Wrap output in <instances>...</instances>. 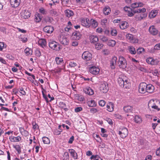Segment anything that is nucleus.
Here are the masks:
<instances>
[{
	"label": "nucleus",
	"instance_id": "1",
	"mask_svg": "<svg viewBox=\"0 0 160 160\" xmlns=\"http://www.w3.org/2000/svg\"><path fill=\"white\" fill-rule=\"evenodd\" d=\"M118 82L120 86L125 88H129L130 86V80L124 75H121L118 79Z\"/></svg>",
	"mask_w": 160,
	"mask_h": 160
},
{
	"label": "nucleus",
	"instance_id": "2",
	"mask_svg": "<svg viewBox=\"0 0 160 160\" xmlns=\"http://www.w3.org/2000/svg\"><path fill=\"white\" fill-rule=\"evenodd\" d=\"M118 64L119 67L122 69H125L127 65L125 58L122 56L119 57Z\"/></svg>",
	"mask_w": 160,
	"mask_h": 160
},
{
	"label": "nucleus",
	"instance_id": "3",
	"mask_svg": "<svg viewBox=\"0 0 160 160\" xmlns=\"http://www.w3.org/2000/svg\"><path fill=\"white\" fill-rule=\"evenodd\" d=\"M146 9L145 8H137V9H132L128 11V16L132 17L133 15L136 12H145Z\"/></svg>",
	"mask_w": 160,
	"mask_h": 160
},
{
	"label": "nucleus",
	"instance_id": "4",
	"mask_svg": "<svg viewBox=\"0 0 160 160\" xmlns=\"http://www.w3.org/2000/svg\"><path fill=\"white\" fill-rule=\"evenodd\" d=\"M99 89L102 93H106L108 90L109 88L107 83L105 82H102L99 85Z\"/></svg>",
	"mask_w": 160,
	"mask_h": 160
},
{
	"label": "nucleus",
	"instance_id": "5",
	"mask_svg": "<svg viewBox=\"0 0 160 160\" xmlns=\"http://www.w3.org/2000/svg\"><path fill=\"white\" fill-rule=\"evenodd\" d=\"M126 37L128 41L131 43H136L138 42V40L135 38L132 34L130 33L127 34Z\"/></svg>",
	"mask_w": 160,
	"mask_h": 160
},
{
	"label": "nucleus",
	"instance_id": "6",
	"mask_svg": "<svg viewBox=\"0 0 160 160\" xmlns=\"http://www.w3.org/2000/svg\"><path fill=\"white\" fill-rule=\"evenodd\" d=\"M48 45L49 47L53 50H59V44L55 41H50Z\"/></svg>",
	"mask_w": 160,
	"mask_h": 160
},
{
	"label": "nucleus",
	"instance_id": "7",
	"mask_svg": "<svg viewBox=\"0 0 160 160\" xmlns=\"http://www.w3.org/2000/svg\"><path fill=\"white\" fill-rule=\"evenodd\" d=\"M120 130L118 132V134L122 138H125L128 135V129L124 127L122 128H120Z\"/></svg>",
	"mask_w": 160,
	"mask_h": 160
},
{
	"label": "nucleus",
	"instance_id": "8",
	"mask_svg": "<svg viewBox=\"0 0 160 160\" xmlns=\"http://www.w3.org/2000/svg\"><path fill=\"white\" fill-rule=\"evenodd\" d=\"M144 12H136L137 14L135 17V20L136 21H140L145 18L147 16V14Z\"/></svg>",
	"mask_w": 160,
	"mask_h": 160
},
{
	"label": "nucleus",
	"instance_id": "9",
	"mask_svg": "<svg viewBox=\"0 0 160 160\" xmlns=\"http://www.w3.org/2000/svg\"><path fill=\"white\" fill-rule=\"evenodd\" d=\"M82 58L86 61L90 60L92 58V54L88 51H85L82 55Z\"/></svg>",
	"mask_w": 160,
	"mask_h": 160
},
{
	"label": "nucleus",
	"instance_id": "10",
	"mask_svg": "<svg viewBox=\"0 0 160 160\" xmlns=\"http://www.w3.org/2000/svg\"><path fill=\"white\" fill-rule=\"evenodd\" d=\"M147 62L151 65H158L159 62V60L157 58H154L152 57H148L146 59Z\"/></svg>",
	"mask_w": 160,
	"mask_h": 160
},
{
	"label": "nucleus",
	"instance_id": "11",
	"mask_svg": "<svg viewBox=\"0 0 160 160\" xmlns=\"http://www.w3.org/2000/svg\"><path fill=\"white\" fill-rule=\"evenodd\" d=\"M89 72L93 75H98L100 72V69L98 66H92L89 68Z\"/></svg>",
	"mask_w": 160,
	"mask_h": 160
},
{
	"label": "nucleus",
	"instance_id": "12",
	"mask_svg": "<svg viewBox=\"0 0 160 160\" xmlns=\"http://www.w3.org/2000/svg\"><path fill=\"white\" fill-rule=\"evenodd\" d=\"M21 15V17L24 19H27L30 16V13L28 10L26 9H23L22 10Z\"/></svg>",
	"mask_w": 160,
	"mask_h": 160
},
{
	"label": "nucleus",
	"instance_id": "13",
	"mask_svg": "<svg viewBox=\"0 0 160 160\" xmlns=\"http://www.w3.org/2000/svg\"><path fill=\"white\" fill-rule=\"evenodd\" d=\"M147 84L144 82L141 83L138 87V91L141 93H144L146 92Z\"/></svg>",
	"mask_w": 160,
	"mask_h": 160
},
{
	"label": "nucleus",
	"instance_id": "14",
	"mask_svg": "<svg viewBox=\"0 0 160 160\" xmlns=\"http://www.w3.org/2000/svg\"><path fill=\"white\" fill-rule=\"evenodd\" d=\"M154 101L153 100H151L150 101L148 105V108L151 110V108H152L157 110V111H159L160 110V108H159L158 106L155 105L154 103Z\"/></svg>",
	"mask_w": 160,
	"mask_h": 160
},
{
	"label": "nucleus",
	"instance_id": "15",
	"mask_svg": "<svg viewBox=\"0 0 160 160\" xmlns=\"http://www.w3.org/2000/svg\"><path fill=\"white\" fill-rule=\"evenodd\" d=\"M89 19L87 18H81V22L82 25L87 28H88L90 27V23L88 22Z\"/></svg>",
	"mask_w": 160,
	"mask_h": 160
},
{
	"label": "nucleus",
	"instance_id": "16",
	"mask_svg": "<svg viewBox=\"0 0 160 160\" xmlns=\"http://www.w3.org/2000/svg\"><path fill=\"white\" fill-rule=\"evenodd\" d=\"M20 0H10V3L12 7L16 8L18 7L20 3Z\"/></svg>",
	"mask_w": 160,
	"mask_h": 160
},
{
	"label": "nucleus",
	"instance_id": "17",
	"mask_svg": "<svg viewBox=\"0 0 160 160\" xmlns=\"http://www.w3.org/2000/svg\"><path fill=\"white\" fill-rule=\"evenodd\" d=\"M149 31L150 33L153 35H156L158 32V30L153 26H151L149 27Z\"/></svg>",
	"mask_w": 160,
	"mask_h": 160
},
{
	"label": "nucleus",
	"instance_id": "18",
	"mask_svg": "<svg viewBox=\"0 0 160 160\" xmlns=\"http://www.w3.org/2000/svg\"><path fill=\"white\" fill-rule=\"evenodd\" d=\"M59 41L62 44L67 45L69 44V40L66 37L63 36L60 38Z\"/></svg>",
	"mask_w": 160,
	"mask_h": 160
},
{
	"label": "nucleus",
	"instance_id": "19",
	"mask_svg": "<svg viewBox=\"0 0 160 160\" xmlns=\"http://www.w3.org/2000/svg\"><path fill=\"white\" fill-rule=\"evenodd\" d=\"M81 36V35L79 32L76 31L72 33L71 38L73 39L79 40Z\"/></svg>",
	"mask_w": 160,
	"mask_h": 160
},
{
	"label": "nucleus",
	"instance_id": "20",
	"mask_svg": "<svg viewBox=\"0 0 160 160\" xmlns=\"http://www.w3.org/2000/svg\"><path fill=\"white\" fill-rule=\"evenodd\" d=\"M43 30V31L46 32L51 33L53 32L54 28L53 27L51 26H46L44 27Z\"/></svg>",
	"mask_w": 160,
	"mask_h": 160
},
{
	"label": "nucleus",
	"instance_id": "21",
	"mask_svg": "<svg viewBox=\"0 0 160 160\" xmlns=\"http://www.w3.org/2000/svg\"><path fill=\"white\" fill-rule=\"evenodd\" d=\"M117 58L116 57H113L110 61V66L112 69L115 68L116 64Z\"/></svg>",
	"mask_w": 160,
	"mask_h": 160
},
{
	"label": "nucleus",
	"instance_id": "22",
	"mask_svg": "<svg viewBox=\"0 0 160 160\" xmlns=\"http://www.w3.org/2000/svg\"><path fill=\"white\" fill-rule=\"evenodd\" d=\"M89 24L90 26L94 28H96L98 25V22L96 20L93 19H90Z\"/></svg>",
	"mask_w": 160,
	"mask_h": 160
},
{
	"label": "nucleus",
	"instance_id": "23",
	"mask_svg": "<svg viewBox=\"0 0 160 160\" xmlns=\"http://www.w3.org/2000/svg\"><path fill=\"white\" fill-rule=\"evenodd\" d=\"M114 104L113 103L109 102L106 105L107 110L109 112H112L113 111Z\"/></svg>",
	"mask_w": 160,
	"mask_h": 160
},
{
	"label": "nucleus",
	"instance_id": "24",
	"mask_svg": "<svg viewBox=\"0 0 160 160\" xmlns=\"http://www.w3.org/2000/svg\"><path fill=\"white\" fill-rule=\"evenodd\" d=\"M154 90V87L152 84H147L146 86V92L150 93L152 92Z\"/></svg>",
	"mask_w": 160,
	"mask_h": 160
},
{
	"label": "nucleus",
	"instance_id": "25",
	"mask_svg": "<svg viewBox=\"0 0 160 160\" xmlns=\"http://www.w3.org/2000/svg\"><path fill=\"white\" fill-rule=\"evenodd\" d=\"M158 13V11L155 10H152L149 13L148 17L150 18H154Z\"/></svg>",
	"mask_w": 160,
	"mask_h": 160
},
{
	"label": "nucleus",
	"instance_id": "26",
	"mask_svg": "<svg viewBox=\"0 0 160 160\" xmlns=\"http://www.w3.org/2000/svg\"><path fill=\"white\" fill-rule=\"evenodd\" d=\"M84 91L86 94L91 95L93 94L94 92L92 89L89 87H87L84 89Z\"/></svg>",
	"mask_w": 160,
	"mask_h": 160
},
{
	"label": "nucleus",
	"instance_id": "27",
	"mask_svg": "<svg viewBox=\"0 0 160 160\" xmlns=\"http://www.w3.org/2000/svg\"><path fill=\"white\" fill-rule=\"evenodd\" d=\"M90 41L91 43L95 44L98 40V38L97 36L95 35H91L90 36Z\"/></svg>",
	"mask_w": 160,
	"mask_h": 160
},
{
	"label": "nucleus",
	"instance_id": "28",
	"mask_svg": "<svg viewBox=\"0 0 160 160\" xmlns=\"http://www.w3.org/2000/svg\"><path fill=\"white\" fill-rule=\"evenodd\" d=\"M9 139L12 142H16L20 141L21 140V138L18 136L17 137L11 136L9 137Z\"/></svg>",
	"mask_w": 160,
	"mask_h": 160
},
{
	"label": "nucleus",
	"instance_id": "29",
	"mask_svg": "<svg viewBox=\"0 0 160 160\" xmlns=\"http://www.w3.org/2000/svg\"><path fill=\"white\" fill-rule=\"evenodd\" d=\"M124 111L127 113L132 112L133 109V107L132 106H127L124 107Z\"/></svg>",
	"mask_w": 160,
	"mask_h": 160
},
{
	"label": "nucleus",
	"instance_id": "30",
	"mask_svg": "<svg viewBox=\"0 0 160 160\" xmlns=\"http://www.w3.org/2000/svg\"><path fill=\"white\" fill-rule=\"evenodd\" d=\"M68 151L70 153L71 155L74 159H77L78 158V156L77 154L74 149H69L68 150Z\"/></svg>",
	"mask_w": 160,
	"mask_h": 160
},
{
	"label": "nucleus",
	"instance_id": "31",
	"mask_svg": "<svg viewBox=\"0 0 160 160\" xmlns=\"http://www.w3.org/2000/svg\"><path fill=\"white\" fill-rule=\"evenodd\" d=\"M38 44L43 48L45 47L46 45V41L45 39H39L38 41Z\"/></svg>",
	"mask_w": 160,
	"mask_h": 160
},
{
	"label": "nucleus",
	"instance_id": "32",
	"mask_svg": "<svg viewBox=\"0 0 160 160\" xmlns=\"http://www.w3.org/2000/svg\"><path fill=\"white\" fill-rule=\"evenodd\" d=\"M128 50L132 54H135L136 53V51L134 47L132 46H129L128 47Z\"/></svg>",
	"mask_w": 160,
	"mask_h": 160
},
{
	"label": "nucleus",
	"instance_id": "33",
	"mask_svg": "<svg viewBox=\"0 0 160 160\" xmlns=\"http://www.w3.org/2000/svg\"><path fill=\"white\" fill-rule=\"evenodd\" d=\"M35 21L37 22H40L42 18V17L40 16L39 14L38 13L36 14L35 15Z\"/></svg>",
	"mask_w": 160,
	"mask_h": 160
},
{
	"label": "nucleus",
	"instance_id": "34",
	"mask_svg": "<svg viewBox=\"0 0 160 160\" xmlns=\"http://www.w3.org/2000/svg\"><path fill=\"white\" fill-rule=\"evenodd\" d=\"M66 16L68 18L73 16V12L70 10H66L65 11Z\"/></svg>",
	"mask_w": 160,
	"mask_h": 160
},
{
	"label": "nucleus",
	"instance_id": "35",
	"mask_svg": "<svg viewBox=\"0 0 160 160\" xmlns=\"http://www.w3.org/2000/svg\"><path fill=\"white\" fill-rule=\"evenodd\" d=\"M87 103L88 106L90 107H94L96 105V103L93 100H88L87 102Z\"/></svg>",
	"mask_w": 160,
	"mask_h": 160
},
{
	"label": "nucleus",
	"instance_id": "36",
	"mask_svg": "<svg viewBox=\"0 0 160 160\" xmlns=\"http://www.w3.org/2000/svg\"><path fill=\"white\" fill-rule=\"evenodd\" d=\"M103 12L104 14L108 15L111 12L110 8L109 7H106L103 8Z\"/></svg>",
	"mask_w": 160,
	"mask_h": 160
},
{
	"label": "nucleus",
	"instance_id": "37",
	"mask_svg": "<svg viewBox=\"0 0 160 160\" xmlns=\"http://www.w3.org/2000/svg\"><path fill=\"white\" fill-rule=\"evenodd\" d=\"M134 122L137 123H140L142 122V118L138 115H136L134 119Z\"/></svg>",
	"mask_w": 160,
	"mask_h": 160
},
{
	"label": "nucleus",
	"instance_id": "38",
	"mask_svg": "<svg viewBox=\"0 0 160 160\" xmlns=\"http://www.w3.org/2000/svg\"><path fill=\"white\" fill-rule=\"evenodd\" d=\"M24 52L26 55H29L32 54V50L31 49L27 48L25 49Z\"/></svg>",
	"mask_w": 160,
	"mask_h": 160
},
{
	"label": "nucleus",
	"instance_id": "39",
	"mask_svg": "<svg viewBox=\"0 0 160 160\" xmlns=\"http://www.w3.org/2000/svg\"><path fill=\"white\" fill-rule=\"evenodd\" d=\"M32 128L34 130H38L39 129V126L35 122L32 121Z\"/></svg>",
	"mask_w": 160,
	"mask_h": 160
},
{
	"label": "nucleus",
	"instance_id": "40",
	"mask_svg": "<svg viewBox=\"0 0 160 160\" xmlns=\"http://www.w3.org/2000/svg\"><path fill=\"white\" fill-rule=\"evenodd\" d=\"M92 160H102L101 157L98 155H93L90 157Z\"/></svg>",
	"mask_w": 160,
	"mask_h": 160
},
{
	"label": "nucleus",
	"instance_id": "41",
	"mask_svg": "<svg viewBox=\"0 0 160 160\" xmlns=\"http://www.w3.org/2000/svg\"><path fill=\"white\" fill-rule=\"evenodd\" d=\"M127 24L128 23L127 22H123L119 25L120 28L122 29H124L127 28Z\"/></svg>",
	"mask_w": 160,
	"mask_h": 160
},
{
	"label": "nucleus",
	"instance_id": "42",
	"mask_svg": "<svg viewBox=\"0 0 160 160\" xmlns=\"http://www.w3.org/2000/svg\"><path fill=\"white\" fill-rule=\"evenodd\" d=\"M55 61L58 64H61L63 62V59L58 57L56 58Z\"/></svg>",
	"mask_w": 160,
	"mask_h": 160
},
{
	"label": "nucleus",
	"instance_id": "43",
	"mask_svg": "<svg viewBox=\"0 0 160 160\" xmlns=\"http://www.w3.org/2000/svg\"><path fill=\"white\" fill-rule=\"evenodd\" d=\"M13 147L17 151L18 153L19 154L21 152V148L19 145H13Z\"/></svg>",
	"mask_w": 160,
	"mask_h": 160
},
{
	"label": "nucleus",
	"instance_id": "44",
	"mask_svg": "<svg viewBox=\"0 0 160 160\" xmlns=\"http://www.w3.org/2000/svg\"><path fill=\"white\" fill-rule=\"evenodd\" d=\"M116 43V41L112 40H110L108 41V44L111 47L114 46Z\"/></svg>",
	"mask_w": 160,
	"mask_h": 160
},
{
	"label": "nucleus",
	"instance_id": "45",
	"mask_svg": "<svg viewBox=\"0 0 160 160\" xmlns=\"http://www.w3.org/2000/svg\"><path fill=\"white\" fill-rule=\"evenodd\" d=\"M7 45L3 42H1V51H6Z\"/></svg>",
	"mask_w": 160,
	"mask_h": 160
},
{
	"label": "nucleus",
	"instance_id": "46",
	"mask_svg": "<svg viewBox=\"0 0 160 160\" xmlns=\"http://www.w3.org/2000/svg\"><path fill=\"white\" fill-rule=\"evenodd\" d=\"M42 141L44 144H49L50 143V140L47 137H43L42 138Z\"/></svg>",
	"mask_w": 160,
	"mask_h": 160
},
{
	"label": "nucleus",
	"instance_id": "47",
	"mask_svg": "<svg viewBox=\"0 0 160 160\" xmlns=\"http://www.w3.org/2000/svg\"><path fill=\"white\" fill-rule=\"evenodd\" d=\"M95 44V48L97 50L100 49L103 46V44L101 43H96Z\"/></svg>",
	"mask_w": 160,
	"mask_h": 160
},
{
	"label": "nucleus",
	"instance_id": "48",
	"mask_svg": "<svg viewBox=\"0 0 160 160\" xmlns=\"http://www.w3.org/2000/svg\"><path fill=\"white\" fill-rule=\"evenodd\" d=\"M144 51V49L142 47H139L137 50L136 52L138 54H140Z\"/></svg>",
	"mask_w": 160,
	"mask_h": 160
},
{
	"label": "nucleus",
	"instance_id": "49",
	"mask_svg": "<svg viewBox=\"0 0 160 160\" xmlns=\"http://www.w3.org/2000/svg\"><path fill=\"white\" fill-rule=\"evenodd\" d=\"M53 20L52 18L49 17H46L45 18V21L46 22H52Z\"/></svg>",
	"mask_w": 160,
	"mask_h": 160
},
{
	"label": "nucleus",
	"instance_id": "50",
	"mask_svg": "<svg viewBox=\"0 0 160 160\" xmlns=\"http://www.w3.org/2000/svg\"><path fill=\"white\" fill-rule=\"evenodd\" d=\"M39 12L43 14H46L47 13V11L43 8H39Z\"/></svg>",
	"mask_w": 160,
	"mask_h": 160
},
{
	"label": "nucleus",
	"instance_id": "51",
	"mask_svg": "<svg viewBox=\"0 0 160 160\" xmlns=\"http://www.w3.org/2000/svg\"><path fill=\"white\" fill-rule=\"evenodd\" d=\"M93 137L95 138L96 140L98 142H100L101 140V138L98 134H93Z\"/></svg>",
	"mask_w": 160,
	"mask_h": 160
},
{
	"label": "nucleus",
	"instance_id": "52",
	"mask_svg": "<svg viewBox=\"0 0 160 160\" xmlns=\"http://www.w3.org/2000/svg\"><path fill=\"white\" fill-rule=\"evenodd\" d=\"M90 111L91 113L94 114L98 112L99 111V110L98 108H91L90 109Z\"/></svg>",
	"mask_w": 160,
	"mask_h": 160
},
{
	"label": "nucleus",
	"instance_id": "53",
	"mask_svg": "<svg viewBox=\"0 0 160 160\" xmlns=\"http://www.w3.org/2000/svg\"><path fill=\"white\" fill-rule=\"evenodd\" d=\"M111 34L112 36H116L117 34V32L115 29H112L111 31Z\"/></svg>",
	"mask_w": 160,
	"mask_h": 160
},
{
	"label": "nucleus",
	"instance_id": "54",
	"mask_svg": "<svg viewBox=\"0 0 160 160\" xmlns=\"http://www.w3.org/2000/svg\"><path fill=\"white\" fill-rule=\"evenodd\" d=\"M138 3L135 2L131 4V7L132 8V9H137L136 8L138 7Z\"/></svg>",
	"mask_w": 160,
	"mask_h": 160
},
{
	"label": "nucleus",
	"instance_id": "55",
	"mask_svg": "<svg viewBox=\"0 0 160 160\" xmlns=\"http://www.w3.org/2000/svg\"><path fill=\"white\" fill-rule=\"evenodd\" d=\"M62 131V130H59L58 129H55L53 131V133L55 135H59L61 134Z\"/></svg>",
	"mask_w": 160,
	"mask_h": 160
},
{
	"label": "nucleus",
	"instance_id": "56",
	"mask_svg": "<svg viewBox=\"0 0 160 160\" xmlns=\"http://www.w3.org/2000/svg\"><path fill=\"white\" fill-rule=\"evenodd\" d=\"M77 65L76 63L73 61H71L69 63V65L71 68L74 67Z\"/></svg>",
	"mask_w": 160,
	"mask_h": 160
},
{
	"label": "nucleus",
	"instance_id": "57",
	"mask_svg": "<svg viewBox=\"0 0 160 160\" xmlns=\"http://www.w3.org/2000/svg\"><path fill=\"white\" fill-rule=\"evenodd\" d=\"M105 120L108 122L109 124L112 125L113 124V122L112 119L110 118H106Z\"/></svg>",
	"mask_w": 160,
	"mask_h": 160
},
{
	"label": "nucleus",
	"instance_id": "58",
	"mask_svg": "<svg viewBox=\"0 0 160 160\" xmlns=\"http://www.w3.org/2000/svg\"><path fill=\"white\" fill-rule=\"evenodd\" d=\"M99 104L100 106L103 107L104 106L105 104V102L103 100H101L99 102Z\"/></svg>",
	"mask_w": 160,
	"mask_h": 160
},
{
	"label": "nucleus",
	"instance_id": "59",
	"mask_svg": "<svg viewBox=\"0 0 160 160\" xmlns=\"http://www.w3.org/2000/svg\"><path fill=\"white\" fill-rule=\"evenodd\" d=\"M50 13L52 16H53L56 15L57 13V12L56 10L52 9L51 10Z\"/></svg>",
	"mask_w": 160,
	"mask_h": 160
},
{
	"label": "nucleus",
	"instance_id": "60",
	"mask_svg": "<svg viewBox=\"0 0 160 160\" xmlns=\"http://www.w3.org/2000/svg\"><path fill=\"white\" fill-rule=\"evenodd\" d=\"M36 55L38 57H39L41 55V53L39 50L36 49L35 51Z\"/></svg>",
	"mask_w": 160,
	"mask_h": 160
},
{
	"label": "nucleus",
	"instance_id": "61",
	"mask_svg": "<svg viewBox=\"0 0 160 160\" xmlns=\"http://www.w3.org/2000/svg\"><path fill=\"white\" fill-rule=\"evenodd\" d=\"M82 110V108L81 107H78L75 109V112H79Z\"/></svg>",
	"mask_w": 160,
	"mask_h": 160
},
{
	"label": "nucleus",
	"instance_id": "62",
	"mask_svg": "<svg viewBox=\"0 0 160 160\" xmlns=\"http://www.w3.org/2000/svg\"><path fill=\"white\" fill-rule=\"evenodd\" d=\"M154 49L156 50H160V43L156 44L154 47Z\"/></svg>",
	"mask_w": 160,
	"mask_h": 160
},
{
	"label": "nucleus",
	"instance_id": "63",
	"mask_svg": "<svg viewBox=\"0 0 160 160\" xmlns=\"http://www.w3.org/2000/svg\"><path fill=\"white\" fill-rule=\"evenodd\" d=\"M103 53L105 55H108L109 54L110 52L108 49H105L103 50Z\"/></svg>",
	"mask_w": 160,
	"mask_h": 160
},
{
	"label": "nucleus",
	"instance_id": "64",
	"mask_svg": "<svg viewBox=\"0 0 160 160\" xmlns=\"http://www.w3.org/2000/svg\"><path fill=\"white\" fill-rule=\"evenodd\" d=\"M107 22V20L106 19H103L101 21V24L102 25H105Z\"/></svg>",
	"mask_w": 160,
	"mask_h": 160
}]
</instances>
